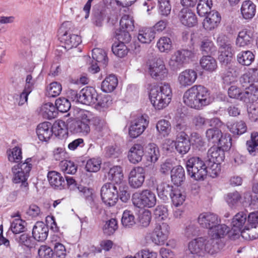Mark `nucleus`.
Segmentation results:
<instances>
[{"mask_svg":"<svg viewBox=\"0 0 258 258\" xmlns=\"http://www.w3.org/2000/svg\"><path fill=\"white\" fill-rule=\"evenodd\" d=\"M186 194L179 188H175L170 194L172 204L177 207L182 205L186 199Z\"/></svg>","mask_w":258,"mask_h":258,"instance_id":"nucleus-40","label":"nucleus"},{"mask_svg":"<svg viewBox=\"0 0 258 258\" xmlns=\"http://www.w3.org/2000/svg\"><path fill=\"white\" fill-rule=\"evenodd\" d=\"M156 127L158 133L163 137L167 136L171 131L170 123L165 119L158 121Z\"/></svg>","mask_w":258,"mask_h":258,"instance_id":"nucleus-55","label":"nucleus"},{"mask_svg":"<svg viewBox=\"0 0 258 258\" xmlns=\"http://www.w3.org/2000/svg\"><path fill=\"white\" fill-rule=\"evenodd\" d=\"M31 158H27L25 162L14 165L12 168V172L13 174V180L16 183H22V185L26 190H27L28 183L26 182L32 168V165L30 163Z\"/></svg>","mask_w":258,"mask_h":258,"instance_id":"nucleus-8","label":"nucleus"},{"mask_svg":"<svg viewBox=\"0 0 258 258\" xmlns=\"http://www.w3.org/2000/svg\"><path fill=\"white\" fill-rule=\"evenodd\" d=\"M170 227L165 222L156 223L152 232L150 234V239L157 245H163L168 238Z\"/></svg>","mask_w":258,"mask_h":258,"instance_id":"nucleus-10","label":"nucleus"},{"mask_svg":"<svg viewBox=\"0 0 258 258\" xmlns=\"http://www.w3.org/2000/svg\"><path fill=\"white\" fill-rule=\"evenodd\" d=\"M155 38L154 30L151 28H146L140 30L138 39L142 43H150Z\"/></svg>","mask_w":258,"mask_h":258,"instance_id":"nucleus-41","label":"nucleus"},{"mask_svg":"<svg viewBox=\"0 0 258 258\" xmlns=\"http://www.w3.org/2000/svg\"><path fill=\"white\" fill-rule=\"evenodd\" d=\"M15 240L19 246L24 248L31 249L34 245L33 238L27 233L15 235Z\"/></svg>","mask_w":258,"mask_h":258,"instance_id":"nucleus-39","label":"nucleus"},{"mask_svg":"<svg viewBox=\"0 0 258 258\" xmlns=\"http://www.w3.org/2000/svg\"><path fill=\"white\" fill-rule=\"evenodd\" d=\"M242 97V101L245 102H254L258 99V86L251 84L246 88Z\"/></svg>","mask_w":258,"mask_h":258,"instance_id":"nucleus-30","label":"nucleus"},{"mask_svg":"<svg viewBox=\"0 0 258 258\" xmlns=\"http://www.w3.org/2000/svg\"><path fill=\"white\" fill-rule=\"evenodd\" d=\"M108 179L117 184L123 183V174L120 166H115L111 168L108 173Z\"/></svg>","mask_w":258,"mask_h":258,"instance_id":"nucleus-37","label":"nucleus"},{"mask_svg":"<svg viewBox=\"0 0 258 258\" xmlns=\"http://www.w3.org/2000/svg\"><path fill=\"white\" fill-rule=\"evenodd\" d=\"M47 178L50 184L53 187L58 189L65 188V179L60 173L55 171H49L47 174Z\"/></svg>","mask_w":258,"mask_h":258,"instance_id":"nucleus-26","label":"nucleus"},{"mask_svg":"<svg viewBox=\"0 0 258 258\" xmlns=\"http://www.w3.org/2000/svg\"><path fill=\"white\" fill-rule=\"evenodd\" d=\"M197 77L196 71L192 69H186L179 74L177 83L180 88H186L195 82Z\"/></svg>","mask_w":258,"mask_h":258,"instance_id":"nucleus-16","label":"nucleus"},{"mask_svg":"<svg viewBox=\"0 0 258 258\" xmlns=\"http://www.w3.org/2000/svg\"><path fill=\"white\" fill-rule=\"evenodd\" d=\"M117 222L116 220L115 219L112 218L106 221L103 226V230L105 234L107 235H111L117 230Z\"/></svg>","mask_w":258,"mask_h":258,"instance_id":"nucleus-61","label":"nucleus"},{"mask_svg":"<svg viewBox=\"0 0 258 258\" xmlns=\"http://www.w3.org/2000/svg\"><path fill=\"white\" fill-rule=\"evenodd\" d=\"M148 70L151 77L157 80H162L168 74L163 60L160 58L155 59L150 63Z\"/></svg>","mask_w":258,"mask_h":258,"instance_id":"nucleus-13","label":"nucleus"},{"mask_svg":"<svg viewBox=\"0 0 258 258\" xmlns=\"http://www.w3.org/2000/svg\"><path fill=\"white\" fill-rule=\"evenodd\" d=\"M217 44L219 46L220 54L219 59L221 62L228 64L233 55V49L229 41L224 35H220L217 38Z\"/></svg>","mask_w":258,"mask_h":258,"instance_id":"nucleus-12","label":"nucleus"},{"mask_svg":"<svg viewBox=\"0 0 258 258\" xmlns=\"http://www.w3.org/2000/svg\"><path fill=\"white\" fill-rule=\"evenodd\" d=\"M36 133L40 141L47 142L53 134V127L51 123L49 122L40 123L37 126Z\"/></svg>","mask_w":258,"mask_h":258,"instance_id":"nucleus-22","label":"nucleus"},{"mask_svg":"<svg viewBox=\"0 0 258 258\" xmlns=\"http://www.w3.org/2000/svg\"><path fill=\"white\" fill-rule=\"evenodd\" d=\"M221 19V16L218 12H210L203 22V27L207 31L212 30L217 27Z\"/></svg>","mask_w":258,"mask_h":258,"instance_id":"nucleus-21","label":"nucleus"},{"mask_svg":"<svg viewBox=\"0 0 258 258\" xmlns=\"http://www.w3.org/2000/svg\"><path fill=\"white\" fill-rule=\"evenodd\" d=\"M186 168L188 174L196 180H204L207 175L206 165L198 157L189 158L186 162Z\"/></svg>","mask_w":258,"mask_h":258,"instance_id":"nucleus-5","label":"nucleus"},{"mask_svg":"<svg viewBox=\"0 0 258 258\" xmlns=\"http://www.w3.org/2000/svg\"><path fill=\"white\" fill-rule=\"evenodd\" d=\"M254 55L249 50L242 51L237 55L238 62L243 66H249L254 61Z\"/></svg>","mask_w":258,"mask_h":258,"instance_id":"nucleus-45","label":"nucleus"},{"mask_svg":"<svg viewBox=\"0 0 258 258\" xmlns=\"http://www.w3.org/2000/svg\"><path fill=\"white\" fill-rule=\"evenodd\" d=\"M172 97V89L168 83L161 84L159 88H153L149 94L150 101L155 109L160 110L167 107Z\"/></svg>","mask_w":258,"mask_h":258,"instance_id":"nucleus-4","label":"nucleus"},{"mask_svg":"<svg viewBox=\"0 0 258 258\" xmlns=\"http://www.w3.org/2000/svg\"><path fill=\"white\" fill-rule=\"evenodd\" d=\"M239 75V71L235 66H231L228 70L222 76V80L224 84L230 85L237 81Z\"/></svg>","mask_w":258,"mask_h":258,"instance_id":"nucleus-34","label":"nucleus"},{"mask_svg":"<svg viewBox=\"0 0 258 258\" xmlns=\"http://www.w3.org/2000/svg\"><path fill=\"white\" fill-rule=\"evenodd\" d=\"M156 47L161 53H168L173 49L171 39L167 36L161 37L157 42Z\"/></svg>","mask_w":258,"mask_h":258,"instance_id":"nucleus-35","label":"nucleus"},{"mask_svg":"<svg viewBox=\"0 0 258 258\" xmlns=\"http://www.w3.org/2000/svg\"><path fill=\"white\" fill-rule=\"evenodd\" d=\"M255 5L249 0L243 2L241 7V12L244 19H251L255 14Z\"/></svg>","mask_w":258,"mask_h":258,"instance_id":"nucleus-33","label":"nucleus"},{"mask_svg":"<svg viewBox=\"0 0 258 258\" xmlns=\"http://www.w3.org/2000/svg\"><path fill=\"white\" fill-rule=\"evenodd\" d=\"M241 199V195L237 191L228 193L225 196L226 203L231 208L237 206L240 202Z\"/></svg>","mask_w":258,"mask_h":258,"instance_id":"nucleus-50","label":"nucleus"},{"mask_svg":"<svg viewBox=\"0 0 258 258\" xmlns=\"http://www.w3.org/2000/svg\"><path fill=\"white\" fill-rule=\"evenodd\" d=\"M16 217L17 218L11 222L10 229L14 234H17L25 231L26 223L19 215Z\"/></svg>","mask_w":258,"mask_h":258,"instance_id":"nucleus-43","label":"nucleus"},{"mask_svg":"<svg viewBox=\"0 0 258 258\" xmlns=\"http://www.w3.org/2000/svg\"><path fill=\"white\" fill-rule=\"evenodd\" d=\"M253 32L250 29H244L239 32L236 44L239 46H244L252 41Z\"/></svg>","mask_w":258,"mask_h":258,"instance_id":"nucleus-27","label":"nucleus"},{"mask_svg":"<svg viewBox=\"0 0 258 258\" xmlns=\"http://www.w3.org/2000/svg\"><path fill=\"white\" fill-rule=\"evenodd\" d=\"M198 46L202 54H211L216 50V47L211 38L204 36L200 38Z\"/></svg>","mask_w":258,"mask_h":258,"instance_id":"nucleus-25","label":"nucleus"},{"mask_svg":"<svg viewBox=\"0 0 258 258\" xmlns=\"http://www.w3.org/2000/svg\"><path fill=\"white\" fill-rule=\"evenodd\" d=\"M247 215L243 212H239L233 218L231 225L232 229L236 233L243 230L242 228L246 222Z\"/></svg>","mask_w":258,"mask_h":258,"instance_id":"nucleus-31","label":"nucleus"},{"mask_svg":"<svg viewBox=\"0 0 258 258\" xmlns=\"http://www.w3.org/2000/svg\"><path fill=\"white\" fill-rule=\"evenodd\" d=\"M60 167L62 171L66 174H75L77 170V166L70 160H62L60 162Z\"/></svg>","mask_w":258,"mask_h":258,"instance_id":"nucleus-56","label":"nucleus"},{"mask_svg":"<svg viewBox=\"0 0 258 258\" xmlns=\"http://www.w3.org/2000/svg\"><path fill=\"white\" fill-rule=\"evenodd\" d=\"M144 154L143 146L140 144H136L129 150L127 157L131 163L135 164L142 161Z\"/></svg>","mask_w":258,"mask_h":258,"instance_id":"nucleus-23","label":"nucleus"},{"mask_svg":"<svg viewBox=\"0 0 258 258\" xmlns=\"http://www.w3.org/2000/svg\"><path fill=\"white\" fill-rule=\"evenodd\" d=\"M120 28L128 31H133L134 29V21L132 16L124 15L120 20Z\"/></svg>","mask_w":258,"mask_h":258,"instance_id":"nucleus-59","label":"nucleus"},{"mask_svg":"<svg viewBox=\"0 0 258 258\" xmlns=\"http://www.w3.org/2000/svg\"><path fill=\"white\" fill-rule=\"evenodd\" d=\"M173 189L172 186L164 182L161 183L157 187L158 195L163 200H167L168 196L170 197V194Z\"/></svg>","mask_w":258,"mask_h":258,"instance_id":"nucleus-47","label":"nucleus"},{"mask_svg":"<svg viewBox=\"0 0 258 258\" xmlns=\"http://www.w3.org/2000/svg\"><path fill=\"white\" fill-rule=\"evenodd\" d=\"M113 53L118 57H123L128 53L127 46L121 42H114L112 46Z\"/></svg>","mask_w":258,"mask_h":258,"instance_id":"nucleus-53","label":"nucleus"},{"mask_svg":"<svg viewBox=\"0 0 258 258\" xmlns=\"http://www.w3.org/2000/svg\"><path fill=\"white\" fill-rule=\"evenodd\" d=\"M247 150L251 155H255L258 152V133L251 134L250 139L246 142Z\"/></svg>","mask_w":258,"mask_h":258,"instance_id":"nucleus-48","label":"nucleus"},{"mask_svg":"<svg viewBox=\"0 0 258 258\" xmlns=\"http://www.w3.org/2000/svg\"><path fill=\"white\" fill-rule=\"evenodd\" d=\"M149 121L146 118L142 115L132 122L129 128V135L132 138H136L141 135L148 126Z\"/></svg>","mask_w":258,"mask_h":258,"instance_id":"nucleus-15","label":"nucleus"},{"mask_svg":"<svg viewBox=\"0 0 258 258\" xmlns=\"http://www.w3.org/2000/svg\"><path fill=\"white\" fill-rule=\"evenodd\" d=\"M61 90L60 84L56 82H52L47 87V95L50 97H55L60 94Z\"/></svg>","mask_w":258,"mask_h":258,"instance_id":"nucleus-63","label":"nucleus"},{"mask_svg":"<svg viewBox=\"0 0 258 258\" xmlns=\"http://www.w3.org/2000/svg\"><path fill=\"white\" fill-rule=\"evenodd\" d=\"M48 227L44 222L38 221L33 228V238L38 241H44L48 236Z\"/></svg>","mask_w":258,"mask_h":258,"instance_id":"nucleus-20","label":"nucleus"},{"mask_svg":"<svg viewBox=\"0 0 258 258\" xmlns=\"http://www.w3.org/2000/svg\"><path fill=\"white\" fill-rule=\"evenodd\" d=\"M118 84V80L114 75H110L106 77L101 84L102 90L106 93L111 92L116 87Z\"/></svg>","mask_w":258,"mask_h":258,"instance_id":"nucleus-38","label":"nucleus"},{"mask_svg":"<svg viewBox=\"0 0 258 258\" xmlns=\"http://www.w3.org/2000/svg\"><path fill=\"white\" fill-rule=\"evenodd\" d=\"M190 148V142L188 135L185 132L179 133L176 138V148L177 152L181 155L186 154Z\"/></svg>","mask_w":258,"mask_h":258,"instance_id":"nucleus-18","label":"nucleus"},{"mask_svg":"<svg viewBox=\"0 0 258 258\" xmlns=\"http://www.w3.org/2000/svg\"><path fill=\"white\" fill-rule=\"evenodd\" d=\"M69 130L73 134H79L83 136L89 135L91 130L90 124L78 119L70 124Z\"/></svg>","mask_w":258,"mask_h":258,"instance_id":"nucleus-24","label":"nucleus"},{"mask_svg":"<svg viewBox=\"0 0 258 258\" xmlns=\"http://www.w3.org/2000/svg\"><path fill=\"white\" fill-rule=\"evenodd\" d=\"M212 0H200L198 4L197 10L199 16L203 17L208 14L212 6Z\"/></svg>","mask_w":258,"mask_h":258,"instance_id":"nucleus-54","label":"nucleus"},{"mask_svg":"<svg viewBox=\"0 0 258 258\" xmlns=\"http://www.w3.org/2000/svg\"><path fill=\"white\" fill-rule=\"evenodd\" d=\"M101 161L99 158H91L89 159L86 164L85 169L87 171L96 172L100 169Z\"/></svg>","mask_w":258,"mask_h":258,"instance_id":"nucleus-58","label":"nucleus"},{"mask_svg":"<svg viewBox=\"0 0 258 258\" xmlns=\"http://www.w3.org/2000/svg\"><path fill=\"white\" fill-rule=\"evenodd\" d=\"M200 64L204 70L211 72L215 71L217 68L216 60L210 55L203 56L200 60Z\"/></svg>","mask_w":258,"mask_h":258,"instance_id":"nucleus-42","label":"nucleus"},{"mask_svg":"<svg viewBox=\"0 0 258 258\" xmlns=\"http://www.w3.org/2000/svg\"><path fill=\"white\" fill-rule=\"evenodd\" d=\"M170 173L172 182L177 186L180 185L185 179L184 170L180 165L172 168Z\"/></svg>","mask_w":258,"mask_h":258,"instance_id":"nucleus-29","label":"nucleus"},{"mask_svg":"<svg viewBox=\"0 0 258 258\" xmlns=\"http://www.w3.org/2000/svg\"><path fill=\"white\" fill-rule=\"evenodd\" d=\"M121 223L124 227H130L135 224V218L133 213L128 210L123 213Z\"/></svg>","mask_w":258,"mask_h":258,"instance_id":"nucleus-60","label":"nucleus"},{"mask_svg":"<svg viewBox=\"0 0 258 258\" xmlns=\"http://www.w3.org/2000/svg\"><path fill=\"white\" fill-rule=\"evenodd\" d=\"M183 101L187 106L200 110L211 104L213 97L210 90L205 86L194 85L184 92Z\"/></svg>","mask_w":258,"mask_h":258,"instance_id":"nucleus-1","label":"nucleus"},{"mask_svg":"<svg viewBox=\"0 0 258 258\" xmlns=\"http://www.w3.org/2000/svg\"><path fill=\"white\" fill-rule=\"evenodd\" d=\"M256 70L249 69L240 78V82L243 87L246 88L248 85L252 84L255 80V72Z\"/></svg>","mask_w":258,"mask_h":258,"instance_id":"nucleus-49","label":"nucleus"},{"mask_svg":"<svg viewBox=\"0 0 258 258\" xmlns=\"http://www.w3.org/2000/svg\"><path fill=\"white\" fill-rule=\"evenodd\" d=\"M220 221L217 215L211 212L202 213L198 219L199 225L208 229V236L217 240L224 238L230 231V228L225 224H220Z\"/></svg>","mask_w":258,"mask_h":258,"instance_id":"nucleus-2","label":"nucleus"},{"mask_svg":"<svg viewBox=\"0 0 258 258\" xmlns=\"http://www.w3.org/2000/svg\"><path fill=\"white\" fill-rule=\"evenodd\" d=\"M39 112L43 118L48 119L55 118L57 114L55 107L50 102L43 104L40 107Z\"/></svg>","mask_w":258,"mask_h":258,"instance_id":"nucleus-32","label":"nucleus"},{"mask_svg":"<svg viewBox=\"0 0 258 258\" xmlns=\"http://www.w3.org/2000/svg\"><path fill=\"white\" fill-rule=\"evenodd\" d=\"M241 236L246 240H254L258 238V225L254 226L251 225L250 228L245 226L241 231Z\"/></svg>","mask_w":258,"mask_h":258,"instance_id":"nucleus-52","label":"nucleus"},{"mask_svg":"<svg viewBox=\"0 0 258 258\" xmlns=\"http://www.w3.org/2000/svg\"><path fill=\"white\" fill-rule=\"evenodd\" d=\"M54 252L47 245H41L38 250V258H53Z\"/></svg>","mask_w":258,"mask_h":258,"instance_id":"nucleus-64","label":"nucleus"},{"mask_svg":"<svg viewBox=\"0 0 258 258\" xmlns=\"http://www.w3.org/2000/svg\"><path fill=\"white\" fill-rule=\"evenodd\" d=\"M56 109L61 112H67L71 108V103L65 98H59L55 101Z\"/></svg>","mask_w":258,"mask_h":258,"instance_id":"nucleus-62","label":"nucleus"},{"mask_svg":"<svg viewBox=\"0 0 258 258\" xmlns=\"http://www.w3.org/2000/svg\"><path fill=\"white\" fill-rule=\"evenodd\" d=\"M146 156L148 161L151 163H155L160 156L159 149L154 143L148 144L146 148Z\"/></svg>","mask_w":258,"mask_h":258,"instance_id":"nucleus-36","label":"nucleus"},{"mask_svg":"<svg viewBox=\"0 0 258 258\" xmlns=\"http://www.w3.org/2000/svg\"><path fill=\"white\" fill-rule=\"evenodd\" d=\"M92 58L96 62L100 63V65L106 66L108 62L107 54L104 50L96 48L92 50Z\"/></svg>","mask_w":258,"mask_h":258,"instance_id":"nucleus-46","label":"nucleus"},{"mask_svg":"<svg viewBox=\"0 0 258 258\" xmlns=\"http://www.w3.org/2000/svg\"><path fill=\"white\" fill-rule=\"evenodd\" d=\"M145 170L144 168L137 166L133 168L128 176V183L133 188L141 187L145 181Z\"/></svg>","mask_w":258,"mask_h":258,"instance_id":"nucleus-14","label":"nucleus"},{"mask_svg":"<svg viewBox=\"0 0 258 258\" xmlns=\"http://www.w3.org/2000/svg\"><path fill=\"white\" fill-rule=\"evenodd\" d=\"M196 53L194 48L190 50L182 49L175 51L171 56L168 64L171 69L177 71L181 69L189 59L192 58Z\"/></svg>","mask_w":258,"mask_h":258,"instance_id":"nucleus-6","label":"nucleus"},{"mask_svg":"<svg viewBox=\"0 0 258 258\" xmlns=\"http://www.w3.org/2000/svg\"><path fill=\"white\" fill-rule=\"evenodd\" d=\"M207 156L210 162H222L224 159L225 154L221 147L214 146L208 150Z\"/></svg>","mask_w":258,"mask_h":258,"instance_id":"nucleus-28","label":"nucleus"},{"mask_svg":"<svg viewBox=\"0 0 258 258\" xmlns=\"http://www.w3.org/2000/svg\"><path fill=\"white\" fill-rule=\"evenodd\" d=\"M97 95L94 88H84L79 93V102L86 105L95 104L96 102Z\"/></svg>","mask_w":258,"mask_h":258,"instance_id":"nucleus-17","label":"nucleus"},{"mask_svg":"<svg viewBox=\"0 0 258 258\" xmlns=\"http://www.w3.org/2000/svg\"><path fill=\"white\" fill-rule=\"evenodd\" d=\"M71 22H65L62 23L58 31L59 39L64 43V47L67 49L76 47L81 42V37L79 35L71 33Z\"/></svg>","mask_w":258,"mask_h":258,"instance_id":"nucleus-7","label":"nucleus"},{"mask_svg":"<svg viewBox=\"0 0 258 258\" xmlns=\"http://www.w3.org/2000/svg\"><path fill=\"white\" fill-rule=\"evenodd\" d=\"M227 127L230 132L234 135H241L246 132L247 126L242 121L235 122H228Z\"/></svg>","mask_w":258,"mask_h":258,"instance_id":"nucleus-44","label":"nucleus"},{"mask_svg":"<svg viewBox=\"0 0 258 258\" xmlns=\"http://www.w3.org/2000/svg\"><path fill=\"white\" fill-rule=\"evenodd\" d=\"M101 197L106 206H114L118 199L117 187L111 183L104 184L101 189Z\"/></svg>","mask_w":258,"mask_h":258,"instance_id":"nucleus-11","label":"nucleus"},{"mask_svg":"<svg viewBox=\"0 0 258 258\" xmlns=\"http://www.w3.org/2000/svg\"><path fill=\"white\" fill-rule=\"evenodd\" d=\"M155 194L148 189H144L134 193L132 196L133 205L139 208H152L156 204Z\"/></svg>","mask_w":258,"mask_h":258,"instance_id":"nucleus-9","label":"nucleus"},{"mask_svg":"<svg viewBox=\"0 0 258 258\" xmlns=\"http://www.w3.org/2000/svg\"><path fill=\"white\" fill-rule=\"evenodd\" d=\"M178 17L182 24L188 27H194L198 23L196 15L189 9H182L180 11Z\"/></svg>","mask_w":258,"mask_h":258,"instance_id":"nucleus-19","label":"nucleus"},{"mask_svg":"<svg viewBox=\"0 0 258 258\" xmlns=\"http://www.w3.org/2000/svg\"><path fill=\"white\" fill-rule=\"evenodd\" d=\"M8 158L11 162H19L22 159V152L20 147L16 146L7 151Z\"/></svg>","mask_w":258,"mask_h":258,"instance_id":"nucleus-51","label":"nucleus"},{"mask_svg":"<svg viewBox=\"0 0 258 258\" xmlns=\"http://www.w3.org/2000/svg\"><path fill=\"white\" fill-rule=\"evenodd\" d=\"M217 240L209 236L198 237L189 242L188 250L195 257L204 256L206 253L213 254L220 249Z\"/></svg>","mask_w":258,"mask_h":258,"instance_id":"nucleus-3","label":"nucleus"},{"mask_svg":"<svg viewBox=\"0 0 258 258\" xmlns=\"http://www.w3.org/2000/svg\"><path fill=\"white\" fill-rule=\"evenodd\" d=\"M221 162H210L208 161V165L206 166V170L207 171V174L214 178L218 176L221 171Z\"/></svg>","mask_w":258,"mask_h":258,"instance_id":"nucleus-57","label":"nucleus"}]
</instances>
